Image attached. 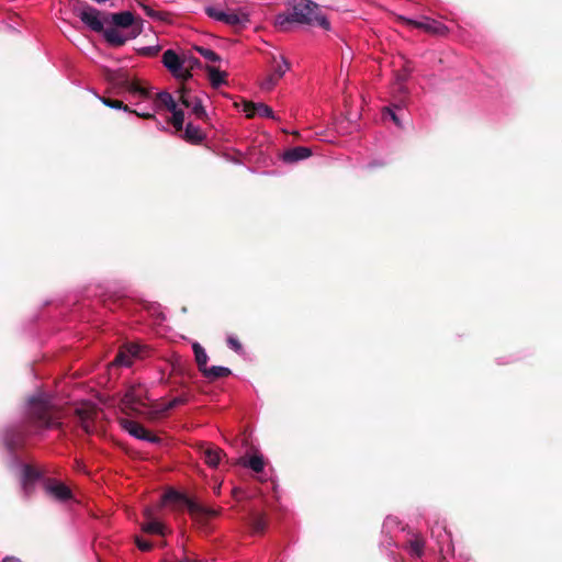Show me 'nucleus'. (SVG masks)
Returning <instances> with one entry per match:
<instances>
[{"label":"nucleus","mask_w":562,"mask_h":562,"mask_svg":"<svg viewBox=\"0 0 562 562\" xmlns=\"http://www.w3.org/2000/svg\"><path fill=\"white\" fill-rule=\"evenodd\" d=\"M180 562H196V561H191L189 559H184V560H181Z\"/></svg>","instance_id":"8fccbe9b"},{"label":"nucleus","mask_w":562,"mask_h":562,"mask_svg":"<svg viewBox=\"0 0 562 562\" xmlns=\"http://www.w3.org/2000/svg\"><path fill=\"white\" fill-rule=\"evenodd\" d=\"M161 63L176 79L186 81L191 78V69L198 60L186 55H179L172 49H167L162 54Z\"/></svg>","instance_id":"20e7f679"},{"label":"nucleus","mask_w":562,"mask_h":562,"mask_svg":"<svg viewBox=\"0 0 562 562\" xmlns=\"http://www.w3.org/2000/svg\"><path fill=\"white\" fill-rule=\"evenodd\" d=\"M146 522L142 525V530L148 533L165 535L166 527L158 520L154 519V510L150 507L144 509Z\"/></svg>","instance_id":"2eb2a0df"},{"label":"nucleus","mask_w":562,"mask_h":562,"mask_svg":"<svg viewBox=\"0 0 562 562\" xmlns=\"http://www.w3.org/2000/svg\"><path fill=\"white\" fill-rule=\"evenodd\" d=\"M411 71L412 68L409 67L408 63H405L403 69L398 71L395 76V81L393 83L394 90H396L400 93H406L405 81L408 78Z\"/></svg>","instance_id":"393cba45"},{"label":"nucleus","mask_w":562,"mask_h":562,"mask_svg":"<svg viewBox=\"0 0 562 562\" xmlns=\"http://www.w3.org/2000/svg\"><path fill=\"white\" fill-rule=\"evenodd\" d=\"M77 15L87 27L94 32H102L108 22L99 10L89 5L79 9Z\"/></svg>","instance_id":"39448f33"},{"label":"nucleus","mask_w":562,"mask_h":562,"mask_svg":"<svg viewBox=\"0 0 562 562\" xmlns=\"http://www.w3.org/2000/svg\"><path fill=\"white\" fill-rule=\"evenodd\" d=\"M110 20L115 26L128 27L134 22V15L130 11L110 14Z\"/></svg>","instance_id":"b1692460"},{"label":"nucleus","mask_w":562,"mask_h":562,"mask_svg":"<svg viewBox=\"0 0 562 562\" xmlns=\"http://www.w3.org/2000/svg\"><path fill=\"white\" fill-rule=\"evenodd\" d=\"M122 402L126 407L133 411L145 413L146 404L144 402V389L140 385H133L128 387Z\"/></svg>","instance_id":"0eeeda50"},{"label":"nucleus","mask_w":562,"mask_h":562,"mask_svg":"<svg viewBox=\"0 0 562 562\" xmlns=\"http://www.w3.org/2000/svg\"><path fill=\"white\" fill-rule=\"evenodd\" d=\"M142 347L138 344H127L121 348L112 364L131 367L135 358L139 357Z\"/></svg>","instance_id":"9b49d317"},{"label":"nucleus","mask_w":562,"mask_h":562,"mask_svg":"<svg viewBox=\"0 0 562 562\" xmlns=\"http://www.w3.org/2000/svg\"><path fill=\"white\" fill-rule=\"evenodd\" d=\"M102 32L105 41L112 46H122L127 40L126 36L115 27L103 29Z\"/></svg>","instance_id":"5701e85b"},{"label":"nucleus","mask_w":562,"mask_h":562,"mask_svg":"<svg viewBox=\"0 0 562 562\" xmlns=\"http://www.w3.org/2000/svg\"><path fill=\"white\" fill-rule=\"evenodd\" d=\"M161 502L162 504L180 503L184 504L188 507V502L191 501L188 499L184 495L180 494L179 492L170 490L162 495Z\"/></svg>","instance_id":"c756f323"},{"label":"nucleus","mask_w":562,"mask_h":562,"mask_svg":"<svg viewBox=\"0 0 562 562\" xmlns=\"http://www.w3.org/2000/svg\"><path fill=\"white\" fill-rule=\"evenodd\" d=\"M24 438L22 436L19 435V438L15 440L13 439L11 436H10V432H7L5 437H4V442L7 445V447L10 449V450H14L16 449L20 445H22Z\"/></svg>","instance_id":"e433bc0d"},{"label":"nucleus","mask_w":562,"mask_h":562,"mask_svg":"<svg viewBox=\"0 0 562 562\" xmlns=\"http://www.w3.org/2000/svg\"><path fill=\"white\" fill-rule=\"evenodd\" d=\"M392 525H397L396 519H395V518H393V517H387V518L385 519L384 524H383V527H384V528H389V527H390V526H392Z\"/></svg>","instance_id":"a18cd8bd"},{"label":"nucleus","mask_w":562,"mask_h":562,"mask_svg":"<svg viewBox=\"0 0 562 562\" xmlns=\"http://www.w3.org/2000/svg\"><path fill=\"white\" fill-rule=\"evenodd\" d=\"M231 369L222 366H212L206 367V369L202 372V374L209 380H216L220 378H225L231 374Z\"/></svg>","instance_id":"cd10ccee"},{"label":"nucleus","mask_w":562,"mask_h":562,"mask_svg":"<svg viewBox=\"0 0 562 562\" xmlns=\"http://www.w3.org/2000/svg\"><path fill=\"white\" fill-rule=\"evenodd\" d=\"M201 453H202V458H203L204 462L210 468H216L220 464L222 457L224 456V452L222 449H220L218 447L212 446V445L202 446Z\"/></svg>","instance_id":"4468645a"},{"label":"nucleus","mask_w":562,"mask_h":562,"mask_svg":"<svg viewBox=\"0 0 562 562\" xmlns=\"http://www.w3.org/2000/svg\"><path fill=\"white\" fill-rule=\"evenodd\" d=\"M280 80L281 79L276 78L274 75L271 71H269L266 78L262 79L260 88L265 91H270L278 85Z\"/></svg>","instance_id":"f704fd0d"},{"label":"nucleus","mask_w":562,"mask_h":562,"mask_svg":"<svg viewBox=\"0 0 562 562\" xmlns=\"http://www.w3.org/2000/svg\"><path fill=\"white\" fill-rule=\"evenodd\" d=\"M227 345L231 349H233L235 352L240 353L243 351V346L239 342V340L234 336L227 337Z\"/></svg>","instance_id":"ea45409f"},{"label":"nucleus","mask_w":562,"mask_h":562,"mask_svg":"<svg viewBox=\"0 0 562 562\" xmlns=\"http://www.w3.org/2000/svg\"><path fill=\"white\" fill-rule=\"evenodd\" d=\"M314 23H317L319 26L324 27L325 30H329V21L323 16V15H318V14H314Z\"/></svg>","instance_id":"a19ab883"},{"label":"nucleus","mask_w":562,"mask_h":562,"mask_svg":"<svg viewBox=\"0 0 562 562\" xmlns=\"http://www.w3.org/2000/svg\"><path fill=\"white\" fill-rule=\"evenodd\" d=\"M205 135L203 131L192 123H188L184 130V138L192 143V144H199L204 139Z\"/></svg>","instance_id":"a878e982"},{"label":"nucleus","mask_w":562,"mask_h":562,"mask_svg":"<svg viewBox=\"0 0 562 562\" xmlns=\"http://www.w3.org/2000/svg\"><path fill=\"white\" fill-rule=\"evenodd\" d=\"M140 8L143 9L144 13L151 18V19H156V20H162L164 16H162V13L160 12H157L155 10H153L150 7L144 4V3H139Z\"/></svg>","instance_id":"4c0bfd02"},{"label":"nucleus","mask_w":562,"mask_h":562,"mask_svg":"<svg viewBox=\"0 0 562 562\" xmlns=\"http://www.w3.org/2000/svg\"><path fill=\"white\" fill-rule=\"evenodd\" d=\"M384 113L391 117V120L397 125L402 126L396 113L392 110V108L387 106L384 110Z\"/></svg>","instance_id":"c03bdc74"},{"label":"nucleus","mask_w":562,"mask_h":562,"mask_svg":"<svg viewBox=\"0 0 562 562\" xmlns=\"http://www.w3.org/2000/svg\"><path fill=\"white\" fill-rule=\"evenodd\" d=\"M121 427L128 432L131 436L135 437L136 439L148 441V442H157L159 439L158 437L150 435L145 427H143L140 424H138L135 420H131L127 418H121L120 419Z\"/></svg>","instance_id":"9d476101"},{"label":"nucleus","mask_w":562,"mask_h":562,"mask_svg":"<svg viewBox=\"0 0 562 562\" xmlns=\"http://www.w3.org/2000/svg\"><path fill=\"white\" fill-rule=\"evenodd\" d=\"M312 151L307 147L297 146L286 150L282 158L285 162H296L306 159L311 156Z\"/></svg>","instance_id":"aec40b11"},{"label":"nucleus","mask_w":562,"mask_h":562,"mask_svg":"<svg viewBox=\"0 0 562 562\" xmlns=\"http://www.w3.org/2000/svg\"><path fill=\"white\" fill-rule=\"evenodd\" d=\"M431 536L437 538V541L440 546V552L448 553L453 550L451 535L446 530V527H432Z\"/></svg>","instance_id":"f3484780"},{"label":"nucleus","mask_w":562,"mask_h":562,"mask_svg":"<svg viewBox=\"0 0 562 562\" xmlns=\"http://www.w3.org/2000/svg\"><path fill=\"white\" fill-rule=\"evenodd\" d=\"M256 115L260 117H268L278 121L279 117L274 114L273 110L265 103H256Z\"/></svg>","instance_id":"2f4dec72"},{"label":"nucleus","mask_w":562,"mask_h":562,"mask_svg":"<svg viewBox=\"0 0 562 562\" xmlns=\"http://www.w3.org/2000/svg\"><path fill=\"white\" fill-rule=\"evenodd\" d=\"M158 50H159L158 46H146V47H142L139 49V53L145 56H154L158 53Z\"/></svg>","instance_id":"79ce46f5"},{"label":"nucleus","mask_w":562,"mask_h":562,"mask_svg":"<svg viewBox=\"0 0 562 562\" xmlns=\"http://www.w3.org/2000/svg\"><path fill=\"white\" fill-rule=\"evenodd\" d=\"M195 49L207 61H220V56L213 49L203 46H196Z\"/></svg>","instance_id":"473e14b6"},{"label":"nucleus","mask_w":562,"mask_h":562,"mask_svg":"<svg viewBox=\"0 0 562 562\" xmlns=\"http://www.w3.org/2000/svg\"><path fill=\"white\" fill-rule=\"evenodd\" d=\"M192 350L194 353L195 362L201 372H203L207 367L209 357L205 349L199 344H192Z\"/></svg>","instance_id":"bb28decb"},{"label":"nucleus","mask_w":562,"mask_h":562,"mask_svg":"<svg viewBox=\"0 0 562 562\" xmlns=\"http://www.w3.org/2000/svg\"><path fill=\"white\" fill-rule=\"evenodd\" d=\"M50 397L46 394L38 393L29 401V416L34 426L40 428H59L61 422L59 418L50 415L52 409Z\"/></svg>","instance_id":"7ed1b4c3"},{"label":"nucleus","mask_w":562,"mask_h":562,"mask_svg":"<svg viewBox=\"0 0 562 562\" xmlns=\"http://www.w3.org/2000/svg\"><path fill=\"white\" fill-rule=\"evenodd\" d=\"M188 509L192 515L198 517H215L220 513L217 509L203 506L195 502H188Z\"/></svg>","instance_id":"4be33fe9"},{"label":"nucleus","mask_w":562,"mask_h":562,"mask_svg":"<svg viewBox=\"0 0 562 562\" xmlns=\"http://www.w3.org/2000/svg\"><path fill=\"white\" fill-rule=\"evenodd\" d=\"M136 544H137L138 549L142 551H148L151 548V543L149 541L140 539V538H136Z\"/></svg>","instance_id":"37998d69"},{"label":"nucleus","mask_w":562,"mask_h":562,"mask_svg":"<svg viewBox=\"0 0 562 562\" xmlns=\"http://www.w3.org/2000/svg\"><path fill=\"white\" fill-rule=\"evenodd\" d=\"M221 22L234 27H245L249 23V13L244 9L226 11Z\"/></svg>","instance_id":"f8f14e48"},{"label":"nucleus","mask_w":562,"mask_h":562,"mask_svg":"<svg viewBox=\"0 0 562 562\" xmlns=\"http://www.w3.org/2000/svg\"><path fill=\"white\" fill-rule=\"evenodd\" d=\"M232 493H233V496H234L237 501H239V499H240V495H241L243 491H241L239 487H235V488H233V492H232Z\"/></svg>","instance_id":"de8ad7c7"},{"label":"nucleus","mask_w":562,"mask_h":562,"mask_svg":"<svg viewBox=\"0 0 562 562\" xmlns=\"http://www.w3.org/2000/svg\"><path fill=\"white\" fill-rule=\"evenodd\" d=\"M267 527L266 518L261 515H254L251 517V528L256 533L262 532Z\"/></svg>","instance_id":"72a5a7b5"},{"label":"nucleus","mask_w":562,"mask_h":562,"mask_svg":"<svg viewBox=\"0 0 562 562\" xmlns=\"http://www.w3.org/2000/svg\"><path fill=\"white\" fill-rule=\"evenodd\" d=\"M405 22L408 25L435 35H445L448 32V29L443 23L427 16L419 20L405 19Z\"/></svg>","instance_id":"6e6552de"},{"label":"nucleus","mask_w":562,"mask_h":562,"mask_svg":"<svg viewBox=\"0 0 562 562\" xmlns=\"http://www.w3.org/2000/svg\"><path fill=\"white\" fill-rule=\"evenodd\" d=\"M99 100L105 105L114 110H122L124 112H132L131 108L127 104H124L123 101L113 100L105 97H98ZM155 106L151 103H147V106L140 110H134L135 113L139 117L149 119L154 116Z\"/></svg>","instance_id":"1a4fd4ad"},{"label":"nucleus","mask_w":562,"mask_h":562,"mask_svg":"<svg viewBox=\"0 0 562 562\" xmlns=\"http://www.w3.org/2000/svg\"><path fill=\"white\" fill-rule=\"evenodd\" d=\"M425 541L419 536H414L408 542V553L412 557L420 558L424 554Z\"/></svg>","instance_id":"c85d7f7f"},{"label":"nucleus","mask_w":562,"mask_h":562,"mask_svg":"<svg viewBox=\"0 0 562 562\" xmlns=\"http://www.w3.org/2000/svg\"><path fill=\"white\" fill-rule=\"evenodd\" d=\"M270 71L276 78L282 79L283 76L290 70V63L283 55L272 54L270 61Z\"/></svg>","instance_id":"dca6fc26"},{"label":"nucleus","mask_w":562,"mask_h":562,"mask_svg":"<svg viewBox=\"0 0 562 562\" xmlns=\"http://www.w3.org/2000/svg\"><path fill=\"white\" fill-rule=\"evenodd\" d=\"M40 479V474L37 471L32 469L30 465H25L23 468V476H22V490L25 496H30L35 482Z\"/></svg>","instance_id":"6ab92c4d"},{"label":"nucleus","mask_w":562,"mask_h":562,"mask_svg":"<svg viewBox=\"0 0 562 562\" xmlns=\"http://www.w3.org/2000/svg\"><path fill=\"white\" fill-rule=\"evenodd\" d=\"M3 562H23V561L16 557L8 555L3 559Z\"/></svg>","instance_id":"49530a36"},{"label":"nucleus","mask_w":562,"mask_h":562,"mask_svg":"<svg viewBox=\"0 0 562 562\" xmlns=\"http://www.w3.org/2000/svg\"><path fill=\"white\" fill-rule=\"evenodd\" d=\"M117 86L120 89L117 93H126L125 99L132 104L151 103L155 109L157 103L164 105L172 113L171 122L177 131H181L184 123V114L179 109L178 103L189 110L196 119H204L206 116L201 98L184 87L178 91L179 100L177 102L167 91L159 92L154 98L151 90L143 87L137 80L123 78L119 81Z\"/></svg>","instance_id":"f257e3e1"},{"label":"nucleus","mask_w":562,"mask_h":562,"mask_svg":"<svg viewBox=\"0 0 562 562\" xmlns=\"http://www.w3.org/2000/svg\"><path fill=\"white\" fill-rule=\"evenodd\" d=\"M45 491L47 494L60 502L71 498V491L69 487L57 481H47L45 484Z\"/></svg>","instance_id":"ddd939ff"},{"label":"nucleus","mask_w":562,"mask_h":562,"mask_svg":"<svg viewBox=\"0 0 562 562\" xmlns=\"http://www.w3.org/2000/svg\"><path fill=\"white\" fill-rule=\"evenodd\" d=\"M205 12L213 20L221 22L226 11L218 7H206Z\"/></svg>","instance_id":"c9c22d12"},{"label":"nucleus","mask_w":562,"mask_h":562,"mask_svg":"<svg viewBox=\"0 0 562 562\" xmlns=\"http://www.w3.org/2000/svg\"><path fill=\"white\" fill-rule=\"evenodd\" d=\"M221 486H222V483H218V484H216V485L214 486V488H213V490H214V493H215V494H220V493H221Z\"/></svg>","instance_id":"09e8293b"},{"label":"nucleus","mask_w":562,"mask_h":562,"mask_svg":"<svg viewBox=\"0 0 562 562\" xmlns=\"http://www.w3.org/2000/svg\"><path fill=\"white\" fill-rule=\"evenodd\" d=\"M256 103L255 102H248L245 101L243 103V112L246 114L247 117L251 119L256 115Z\"/></svg>","instance_id":"58836bf2"},{"label":"nucleus","mask_w":562,"mask_h":562,"mask_svg":"<svg viewBox=\"0 0 562 562\" xmlns=\"http://www.w3.org/2000/svg\"><path fill=\"white\" fill-rule=\"evenodd\" d=\"M316 11L317 5L310 0H293L290 12L277 15L276 26L281 31H288L293 23L312 24Z\"/></svg>","instance_id":"f03ea898"},{"label":"nucleus","mask_w":562,"mask_h":562,"mask_svg":"<svg viewBox=\"0 0 562 562\" xmlns=\"http://www.w3.org/2000/svg\"><path fill=\"white\" fill-rule=\"evenodd\" d=\"M188 402H189V395L182 394L180 396H177V397L172 398L171 401H169L168 403L160 405L155 411L149 412L148 413L149 418H153V419L157 418L158 416L166 414L168 411H170L179 405H183Z\"/></svg>","instance_id":"a211bd4d"},{"label":"nucleus","mask_w":562,"mask_h":562,"mask_svg":"<svg viewBox=\"0 0 562 562\" xmlns=\"http://www.w3.org/2000/svg\"><path fill=\"white\" fill-rule=\"evenodd\" d=\"M238 464L249 468L256 473H261L265 469L266 462L261 454H254L249 458H240Z\"/></svg>","instance_id":"412c9836"},{"label":"nucleus","mask_w":562,"mask_h":562,"mask_svg":"<svg viewBox=\"0 0 562 562\" xmlns=\"http://www.w3.org/2000/svg\"><path fill=\"white\" fill-rule=\"evenodd\" d=\"M76 419L86 434H92L95 430L94 419L97 409L92 405L83 404L76 408Z\"/></svg>","instance_id":"423d86ee"},{"label":"nucleus","mask_w":562,"mask_h":562,"mask_svg":"<svg viewBox=\"0 0 562 562\" xmlns=\"http://www.w3.org/2000/svg\"><path fill=\"white\" fill-rule=\"evenodd\" d=\"M226 74L215 67L209 68V79L213 87L217 88L225 82Z\"/></svg>","instance_id":"7c9ffc66"}]
</instances>
